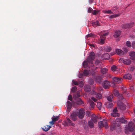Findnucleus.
Wrapping results in <instances>:
<instances>
[{"label":"nucleus","mask_w":135,"mask_h":135,"mask_svg":"<svg viewBox=\"0 0 135 135\" xmlns=\"http://www.w3.org/2000/svg\"><path fill=\"white\" fill-rule=\"evenodd\" d=\"M84 113V110L83 109H80L79 111H76L72 113L71 115V118L74 121L76 120L77 116L79 118L81 119L83 118Z\"/></svg>","instance_id":"nucleus-1"},{"label":"nucleus","mask_w":135,"mask_h":135,"mask_svg":"<svg viewBox=\"0 0 135 135\" xmlns=\"http://www.w3.org/2000/svg\"><path fill=\"white\" fill-rule=\"evenodd\" d=\"M95 57V53L93 52H91L87 58L86 61H85L83 62V66L84 68H86L88 67V63L92 64L93 63V60Z\"/></svg>","instance_id":"nucleus-2"},{"label":"nucleus","mask_w":135,"mask_h":135,"mask_svg":"<svg viewBox=\"0 0 135 135\" xmlns=\"http://www.w3.org/2000/svg\"><path fill=\"white\" fill-rule=\"evenodd\" d=\"M99 127V128H102L104 127L107 128L108 127L107 121L105 120H103L102 121H100L98 122Z\"/></svg>","instance_id":"nucleus-3"},{"label":"nucleus","mask_w":135,"mask_h":135,"mask_svg":"<svg viewBox=\"0 0 135 135\" xmlns=\"http://www.w3.org/2000/svg\"><path fill=\"white\" fill-rule=\"evenodd\" d=\"M126 128L130 131H133L134 128V124L132 122H129L128 126L126 127Z\"/></svg>","instance_id":"nucleus-4"},{"label":"nucleus","mask_w":135,"mask_h":135,"mask_svg":"<svg viewBox=\"0 0 135 135\" xmlns=\"http://www.w3.org/2000/svg\"><path fill=\"white\" fill-rule=\"evenodd\" d=\"M102 86L105 89H108L110 86V83L109 81L105 80L103 82Z\"/></svg>","instance_id":"nucleus-5"},{"label":"nucleus","mask_w":135,"mask_h":135,"mask_svg":"<svg viewBox=\"0 0 135 135\" xmlns=\"http://www.w3.org/2000/svg\"><path fill=\"white\" fill-rule=\"evenodd\" d=\"M113 81L112 84L114 85V86H115V84H118L120 83L122 80V79L120 78L114 77L112 78Z\"/></svg>","instance_id":"nucleus-6"},{"label":"nucleus","mask_w":135,"mask_h":135,"mask_svg":"<svg viewBox=\"0 0 135 135\" xmlns=\"http://www.w3.org/2000/svg\"><path fill=\"white\" fill-rule=\"evenodd\" d=\"M93 78L97 82L99 83L101 82L102 80V79L101 75H99L97 76H94Z\"/></svg>","instance_id":"nucleus-7"},{"label":"nucleus","mask_w":135,"mask_h":135,"mask_svg":"<svg viewBox=\"0 0 135 135\" xmlns=\"http://www.w3.org/2000/svg\"><path fill=\"white\" fill-rule=\"evenodd\" d=\"M73 83L75 85H78L79 87L80 88L82 87L84 85V83L83 81H76L73 80Z\"/></svg>","instance_id":"nucleus-8"},{"label":"nucleus","mask_w":135,"mask_h":135,"mask_svg":"<svg viewBox=\"0 0 135 135\" xmlns=\"http://www.w3.org/2000/svg\"><path fill=\"white\" fill-rule=\"evenodd\" d=\"M120 60L122 61L124 64L126 65H129L131 63V61L129 59H120Z\"/></svg>","instance_id":"nucleus-9"},{"label":"nucleus","mask_w":135,"mask_h":135,"mask_svg":"<svg viewBox=\"0 0 135 135\" xmlns=\"http://www.w3.org/2000/svg\"><path fill=\"white\" fill-rule=\"evenodd\" d=\"M52 120L49 122L51 125H53L55 122L57 121L59 119V116H57L55 117L53 115L52 118Z\"/></svg>","instance_id":"nucleus-10"},{"label":"nucleus","mask_w":135,"mask_h":135,"mask_svg":"<svg viewBox=\"0 0 135 135\" xmlns=\"http://www.w3.org/2000/svg\"><path fill=\"white\" fill-rule=\"evenodd\" d=\"M65 125L66 126H74V124L72 122L69 118H67V120L64 122Z\"/></svg>","instance_id":"nucleus-11"},{"label":"nucleus","mask_w":135,"mask_h":135,"mask_svg":"<svg viewBox=\"0 0 135 135\" xmlns=\"http://www.w3.org/2000/svg\"><path fill=\"white\" fill-rule=\"evenodd\" d=\"M117 105L120 109L122 110H124L126 108V105L120 102H119L117 103Z\"/></svg>","instance_id":"nucleus-12"},{"label":"nucleus","mask_w":135,"mask_h":135,"mask_svg":"<svg viewBox=\"0 0 135 135\" xmlns=\"http://www.w3.org/2000/svg\"><path fill=\"white\" fill-rule=\"evenodd\" d=\"M133 23L132 22L130 23H127L124 24L122 25V27L125 29L131 27L133 26Z\"/></svg>","instance_id":"nucleus-13"},{"label":"nucleus","mask_w":135,"mask_h":135,"mask_svg":"<svg viewBox=\"0 0 135 135\" xmlns=\"http://www.w3.org/2000/svg\"><path fill=\"white\" fill-rule=\"evenodd\" d=\"M91 118L92 121L94 123H96L97 122L98 117L94 114H92L91 115Z\"/></svg>","instance_id":"nucleus-14"},{"label":"nucleus","mask_w":135,"mask_h":135,"mask_svg":"<svg viewBox=\"0 0 135 135\" xmlns=\"http://www.w3.org/2000/svg\"><path fill=\"white\" fill-rule=\"evenodd\" d=\"M84 90L86 92H89L91 90V87L89 85H85L84 87Z\"/></svg>","instance_id":"nucleus-15"},{"label":"nucleus","mask_w":135,"mask_h":135,"mask_svg":"<svg viewBox=\"0 0 135 135\" xmlns=\"http://www.w3.org/2000/svg\"><path fill=\"white\" fill-rule=\"evenodd\" d=\"M116 120L117 122L122 123H125L127 122V121L123 118H117L116 119Z\"/></svg>","instance_id":"nucleus-16"},{"label":"nucleus","mask_w":135,"mask_h":135,"mask_svg":"<svg viewBox=\"0 0 135 135\" xmlns=\"http://www.w3.org/2000/svg\"><path fill=\"white\" fill-rule=\"evenodd\" d=\"M80 91H77L76 93L74 94L73 95V97L74 99L75 100H76L77 98L80 97Z\"/></svg>","instance_id":"nucleus-17"},{"label":"nucleus","mask_w":135,"mask_h":135,"mask_svg":"<svg viewBox=\"0 0 135 135\" xmlns=\"http://www.w3.org/2000/svg\"><path fill=\"white\" fill-rule=\"evenodd\" d=\"M115 51L118 55L120 56L123 55L125 53L120 49H116Z\"/></svg>","instance_id":"nucleus-18"},{"label":"nucleus","mask_w":135,"mask_h":135,"mask_svg":"<svg viewBox=\"0 0 135 135\" xmlns=\"http://www.w3.org/2000/svg\"><path fill=\"white\" fill-rule=\"evenodd\" d=\"M51 126L47 125L46 126H44V127L41 128L43 131H48L51 128Z\"/></svg>","instance_id":"nucleus-19"},{"label":"nucleus","mask_w":135,"mask_h":135,"mask_svg":"<svg viewBox=\"0 0 135 135\" xmlns=\"http://www.w3.org/2000/svg\"><path fill=\"white\" fill-rule=\"evenodd\" d=\"M121 31H115L114 34L113 36L114 37L117 38L120 36Z\"/></svg>","instance_id":"nucleus-20"},{"label":"nucleus","mask_w":135,"mask_h":135,"mask_svg":"<svg viewBox=\"0 0 135 135\" xmlns=\"http://www.w3.org/2000/svg\"><path fill=\"white\" fill-rule=\"evenodd\" d=\"M124 78L128 79H131L132 78L131 75L129 74H125L123 76Z\"/></svg>","instance_id":"nucleus-21"},{"label":"nucleus","mask_w":135,"mask_h":135,"mask_svg":"<svg viewBox=\"0 0 135 135\" xmlns=\"http://www.w3.org/2000/svg\"><path fill=\"white\" fill-rule=\"evenodd\" d=\"M117 111L118 110L117 108H115L113 110V112L114 113L113 115V117L119 116V114L116 113L117 112Z\"/></svg>","instance_id":"nucleus-22"},{"label":"nucleus","mask_w":135,"mask_h":135,"mask_svg":"<svg viewBox=\"0 0 135 135\" xmlns=\"http://www.w3.org/2000/svg\"><path fill=\"white\" fill-rule=\"evenodd\" d=\"M89 103L90 105V106L92 108H94L95 104L93 101L90 99H89L88 100Z\"/></svg>","instance_id":"nucleus-23"},{"label":"nucleus","mask_w":135,"mask_h":135,"mask_svg":"<svg viewBox=\"0 0 135 135\" xmlns=\"http://www.w3.org/2000/svg\"><path fill=\"white\" fill-rule=\"evenodd\" d=\"M110 57L109 54L107 53H105L103 55V57L105 59L108 60Z\"/></svg>","instance_id":"nucleus-24"},{"label":"nucleus","mask_w":135,"mask_h":135,"mask_svg":"<svg viewBox=\"0 0 135 135\" xmlns=\"http://www.w3.org/2000/svg\"><path fill=\"white\" fill-rule=\"evenodd\" d=\"M88 125L90 128H93L94 127L93 122V121L91 120H90L88 121Z\"/></svg>","instance_id":"nucleus-25"},{"label":"nucleus","mask_w":135,"mask_h":135,"mask_svg":"<svg viewBox=\"0 0 135 135\" xmlns=\"http://www.w3.org/2000/svg\"><path fill=\"white\" fill-rule=\"evenodd\" d=\"M96 106L99 110H101L103 108L102 106L101 103L99 102L97 103V104Z\"/></svg>","instance_id":"nucleus-26"},{"label":"nucleus","mask_w":135,"mask_h":135,"mask_svg":"<svg viewBox=\"0 0 135 135\" xmlns=\"http://www.w3.org/2000/svg\"><path fill=\"white\" fill-rule=\"evenodd\" d=\"M111 70L114 72H117L118 71V69H117V67L115 65H113L112 66L111 68Z\"/></svg>","instance_id":"nucleus-27"},{"label":"nucleus","mask_w":135,"mask_h":135,"mask_svg":"<svg viewBox=\"0 0 135 135\" xmlns=\"http://www.w3.org/2000/svg\"><path fill=\"white\" fill-rule=\"evenodd\" d=\"M77 103L78 104H84V102L80 98H78L76 100Z\"/></svg>","instance_id":"nucleus-28"},{"label":"nucleus","mask_w":135,"mask_h":135,"mask_svg":"<svg viewBox=\"0 0 135 135\" xmlns=\"http://www.w3.org/2000/svg\"><path fill=\"white\" fill-rule=\"evenodd\" d=\"M90 71L89 70H84L83 74L84 75L86 76L88 75Z\"/></svg>","instance_id":"nucleus-29"},{"label":"nucleus","mask_w":135,"mask_h":135,"mask_svg":"<svg viewBox=\"0 0 135 135\" xmlns=\"http://www.w3.org/2000/svg\"><path fill=\"white\" fill-rule=\"evenodd\" d=\"M107 69L105 68L101 69L100 71L101 73L103 74H104L106 73L107 71Z\"/></svg>","instance_id":"nucleus-30"},{"label":"nucleus","mask_w":135,"mask_h":135,"mask_svg":"<svg viewBox=\"0 0 135 135\" xmlns=\"http://www.w3.org/2000/svg\"><path fill=\"white\" fill-rule=\"evenodd\" d=\"M113 103L111 102H109L107 103V108H110L113 106Z\"/></svg>","instance_id":"nucleus-31"},{"label":"nucleus","mask_w":135,"mask_h":135,"mask_svg":"<svg viewBox=\"0 0 135 135\" xmlns=\"http://www.w3.org/2000/svg\"><path fill=\"white\" fill-rule=\"evenodd\" d=\"M115 125L114 124H112L110 127V129L112 131H113L115 129Z\"/></svg>","instance_id":"nucleus-32"},{"label":"nucleus","mask_w":135,"mask_h":135,"mask_svg":"<svg viewBox=\"0 0 135 135\" xmlns=\"http://www.w3.org/2000/svg\"><path fill=\"white\" fill-rule=\"evenodd\" d=\"M99 23V22L98 21H97L95 22H93L92 23V25L93 26L97 25V26H100Z\"/></svg>","instance_id":"nucleus-33"},{"label":"nucleus","mask_w":135,"mask_h":135,"mask_svg":"<svg viewBox=\"0 0 135 135\" xmlns=\"http://www.w3.org/2000/svg\"><path fill=\"white\" fill-rule=\"evenodd\" d=\"M113 95H111L108 97L107 98V100L110 102H112V99L113 98Z\"/></svg>","instance_id":"nucleus-34"},{"label":"nucleus","mask_w":135,"mask_h":135,"mask_svg":"<svg viewBox=\"0 0 135 135\" xmlns=\"http://www.w3.org/2000/svg\"><path fill=\"white\" fill-rule=\"evenodd\" d=\"M104 13L107 14H113V12L110 10H104Z\"/></svg>","instance_id":"nucleus-35"},{"label":"nucleus","mask_w":135,"mask_h":135,"mask_svg":"<svg viewBox=\"0 0 135 135\" xmlns=\"http://www.w3.org/2000/svg\"><path fill=\"white\" fill-rule=\"evenodd\" d=\"M67 108L68 109L69 108L70 109L71 107V104L70 102L69 101H68L67 102Z\"/></svg>","instance_id":"nucleus-36"},{"label":"nucleus","mask_w":135,"mask_h":135,"mask_svg":"<svg viewBox=\"0 0 135 135\" xmlns=\"http://www.w3.org/2000/svg\"><path fill=\"white\" fill-rule=\"evenodd\" d=\"M105 50L107 52H109L111 50V48L109 46H107L105 48Z\"/></svg>","instance_id":"nucleus-37"},{"label":"nucleus","mask_w":135,"mask_h":135,"mask_svg":"<svg viewBox=\"0 0 135 135\" xmlns=\"http://www.w3.org/2000/svg\"><path fill=\"white\" fill-rule=\"evenodd\" d=\"M129 55L132 57L131 59L133 57H134L135 55V52L134 51L131 52L129 54Z\"/></svg>","instance_id":"nucleus-38"},{"label":"nucleus","mask_w":135,"mask_h":135,"mask_svg":"<svg viewBox=\"0 0 135 135\" xmlns=\"http://www.w3.org/2000/svg\"><path fill=\"white\" fill-rule=\"evenodd\" d=\"M114 94L115 96H118L119 94V92L118 91L116 90L115 89L113 91Z\"/></svg>","instance_id":"nucleus-39"},{"label":"nucleus","mask_w":135,"mask_h":135,"mask_svg":"<svg viewBox=\"0 0 135 135\" xmlns=\"http://www.w3.org/2000/svg\"><path fill=\"white\" fill-rule=\"evenodd\" d=\"M77 88L76 86H74L71 89V91L72 92L74 93L76 91Z\"/></svg>","instance_id":"nucleus-40"},{"label":"nucleus","mask_w":135,"mask_h":135,"mask_svg":"<svg viewBox=\"0 0 135 135\" xmlns=\"http://www.w3.org/2000/svg\"><path fill=\"white\" fill-rule=\"evenodd\" d=\"M102 97V95L100 93H98L97 94L96 97L98 99H100Z\"/></svg>","instance_id":"nucleus-41"},{"label":"nucleus","mask_w":135,"mask_h":135,"mask_svg":"<svg viewBox=\"0 0 135 135\" xmlns=\"http://www.w3.org/2000/svg\"><path fill=\"white\" fill-rule=\"evenodd\" d=\"M126 45L128 47H131V43L129 41H127L126 42Z\"/></svg>","instance_id":"nucleus-42"},{"label":"nucleus","mask_w":135,"mask_h":135,"mask_svg":"<svg viewBox=\"0 0 135 135\" xmlns=\"http://www.w3.org/2000/svg\"><path fill=\"white\" fill-rule=\"evenodd\" d=\"M99 12V10L96 11V10H94L93 11L92 14L94 15H95L97 14Z\"/></svg>","instance_id":"nucleus-43"},{"label":"nucleus","mask_w":135,"mask_h":135,"mask_svg":"<svg viewBox=\"0 0 135 135\" xmlns=\"http://www.w3.org/2000/svg\"><path fill=\"white\" fill-rule=\"evenodd\" d=\"M86 115L88 117H89L91 116L90 113V112L88 110H87L86 112Z\"/></svg>","instance_id":"nucleus-44"},{"label":"nucleus","mask_w":135,"mask_h":135,"mask_svg":"<svg viewBox=\"0 0 135 135\" xmlns=\"http://www.w3.org/2000/svg\"><path fill=\"white\" fill-rule=\"evenodd\" d=\"M93 11V9L91 7H89L88 8V13H91L92 11Z\"/></svg>","instance_id":"nucleus-45"},{"label":"nucleus","mask_w":135,"mask_h":135,"mask_svg":"<svg viewBox=\"0 0 135 135\" xmlns=\"http://www.w3.org/2000/svg\"><path fill=\"white\" fill-rule=\"evenodd\" d=\"M68 99L70 100V101H72V97L71 95H69L68 97Z\"/></svg>","instance_id":"nucleus-46"},{"label":"nucleus","mask_w":135,"mask_h":135,"mask_svg":"<svg viewBox=\"0 0 135 135\" xmlns=\"http://www.w3.org/2000/svg\"><path fill=\"white\" fill-rule=\"evenodd\" d=\"M104 40H103V39H100V44H103L104 43Z\"/></svg>","instance_id":"nucleus-47"},{"label":"nucleus","mask_w":135,"mask_h":135,"mask_svg":"<svg viewBox=\"0 0 135 135\" xmlns=\"http://www.w3.org/2000/svg\"><path fill=\"white\" fill-rule=\"evenodd\" d=\"M91 100L95 102L97 101V99L93 97H91Z\"/></svg>","instance_id":"nucleus-48"},{"label":"nucleus","mask_w":135,"mask_h":135,"mask_svg":"<svg viewBox=\"0 0 135 135\" xmlns=\"http://www.w3.org/2000/svg\"><path fill=\"white\" fill-rule=\"evenodd\" d=\"M93 36V34L92 33H90L89 34L86 35V36L87 37H92Z\"/></svg>","instance_id":"nucleus-49"},{"label":"nucleus","mask_w":135,"mask_h":135,"mask_svg":"<svg viewBox=\"0 0 135 135\" xmlns=\"http://www.w3.org/2000/svg\"><path fill=\"white\" fill-rule=\"evenodd\" d=\"M100 38L101 39H103L105 40V39L106 37L103 36L102 35H101L100 36Z\"/></svg>","instance_id":"nucleus-50"},{"label":"nucleus","mask_w":135,"mask_h":135,"mask_svg":"<svg viewBox=\"0 0 135 135\" xmlns=\"http://www.w3.org/2000/svg\"><path fill=\"white\" fill-rule=\"evenodd\" d=\"M84 128L85 129H88V126L86 125H84Z\"/></svg>","instance_id":"nucleus-51"},{"label":"nucleus","mask_w":135,"mask_h":135,"mask_svg":"<svg viewBox=\"0 0 135 135\" xmlns=\"http://www.w3.org/2000/svg\"><path fill=\"white\" fill-rule=\"evenodd\" d=\"M132 46L133 48H135V41H134L133 42Z\"/></svg>","instance_id":"nucleus-52"},{"label":"nucleus","mask_w":135,"mask_h":135,"mask_svg":"<svg viewBox=\"0 0 135 135\" xmlns=\"http://www.w3.org/2000/svg\"><path fill=\"white\" fill-rule=\"evenodd\" d=\"M84 75L83 73H80L79 75V78H81Z\"/></svg>","instance_id":"nucleus-53"},{"label":"nucleus","mask_w":135,"mask_h":135,"mask_svg":"<svg viewBox=\"0 0 135 135\" xmlns=\"http://www.w3.org/2000/svg\"><path fill=\"white\" fill-rule=\"evenodd\" d=\"M99 61L98 60H97L95 61V64L96 65L98 64L99 62Z\"/></svg>","instance_id":"nucleus-54"},{"label":"nucleus","mask_w":135,"mask_h":135,"mask_svg":"<svg viewBox=\"0 0 135 135\" xmlns=\"http://www.w3.org/2000/svg\"><path fill=\"white\" fill-rule=\"evenodd\" d=\"M108 35V33H104L102 35L103 36H104L105 37V36H107V35Z\"/></svg>","instance_id":"nucleus-55"},{"label":"nucleus","mask_w":135,"mask_h":135,"mask_svg":"<svg viewBox=\"0 0 135 135\" xmlns=\"http://www.w3.org/2000/svg\"><path fill=\"white\" fill-rule=\"evenodd\" d=\"M89 83L90 84V85H92L93 83V82L92 80H91V81H89Z\"/></svg>","instance_id":"nucleus-56"},{"label":"nucleus","mask_w":135,"mask_h":135,"mask_svg":"<svg viewBox=\"0 0 135 135\" xmlns=\"http://www.w3.org/2000/svg\"><path fill=\"white\" fill-rule=\"evenodd\" d=\"M113 16L114 17H118V15L117 14H115L113 15Z\"/></svg>","instance_id":"nucleus-57"},{"label":"nucleus","mask_w":135,"mask_h":135,"mask_svg":"<svg viewBox=\"0 0 135 135\" xmlns=\"http://www.w3.org/2000/svg\"><path fill=\"white\" fill-rule=\"evenodd\" d=\"M113 15H110V17H109V18H110V19H111L112 18H114V17L113 16Z\"/></svg>","instance_id":"nucleus-58"},{"label":"nucleus","mask_w":135,"mask_h":135,"mask_svg":"<svg viewBox=\"0 0 135 135\" xmlns=\"http://www.w3.org/2000/svg\"><path fill=\"white\" fill-rule=\"evenodd\" d=\"M90 46H92V47H94V45L93 44H90Z\"/></svg>","instance_id":"nucleus-59"},{"label":"nucleus","mask_w":135,"mask_h":135,"mask_svg":"<svg viewBox=\"0 0 135 135\" xmlns=\"http://www.w3.org/2000/svg\"><path fill=\"white\" fill-rule=\"evenodd\" d=\"M134 68L133 67H131V68L130 69V70H131L132 71L133 70V69H134Z\"/></svg>","instance_id":"nucleus-60"},{"label":"nucleus","mask_w":135,"mask_h":135,"mask_svg":"<svg viewBox=\"0 0 135 135\" xmlns=\"http://www.w3.org/2000/svg\"><path fill=\"white\" fill-rule=\"evenodd\" d=\"M94 1V0H89L90 2H92Z\"/></svg>","instance_id":"nucleus-61"},{"label":"nucleus","mask_w":135,"mask_h":135,"mask_svg":"<svg viewBox=\"0 0 135 135\" xmlns=\"http://www.w3.org/2000/svg\"><path fill=\"white\" fill-rule=\"evenodd\" d=\"M118 125H117V126L118 127H119L120 126V123H119V124L118 123Z\"/></svg>","instance_id":"nucleus-62"},{"label":"nucleus","mask_w":135,"mask_h":135,"mask_svg":"<svg viewBox=\"0 0 135 135\" xmlns=\"http://www.w3.org/2000/svg\"><path fill=\"white\" fill-rule=\"evenodd\" d=\"M128 51V50H127L126 49H125V52H127Z\"/></svg>","instance_id":"nucleus-63"},{"label":"nucleus","mask_w":135,"mask_h":135,"mask_svg":"<svg viewBox=\"0 0 135 135\" xmlns=\"http://www.w3.org/2000/svg\"><path fill=\"white\" fill-rule=\"evenodd\" d=\"M134 112L135 114V109L134 110Z\"/></svg>","instance_id":"nucleus-64"}]
</instances>
